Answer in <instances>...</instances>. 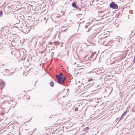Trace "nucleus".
Wrapping results in <instances>:
<instances>
[{"mask_svg":"<svg viewBox=\"0 0 135 135\" xmlns=\"http://www.w3.org/2000/svg\"><path fill=\"white\" fill-rule=\"evenodd\" d=\"M50 85L52 87L54 85V83L53 81H51L50 83Z\"/></svg>","mask_w":135,"mask_h":135,"instance_id":"nucleus-5","label":"nucleus"},{"mask_svg":"<svg viewBox=\"0 0 135 135\" xmlns=\"http://www.w3.org/2000/svg\"><path fill=\"white\" fill-rule=\"evenodd\" d=\"M110 7L113 9H116L118 8V6L117 5L115 4L114 2H112L110 4Z\"/></svg>","mask_w":135,"mask_h":135,"instance_id":"nucleus-2","label":"nucleus"},{"mask_svg":"<svg viewBox=\"0 0 135 135\" xmlns=\"http://www.w3.org/2000/svg\"><path fill=\"white\" fill-rule=\"evenodd\" d=\"M108 36V34H107V35H106V36Z\"/></svg>","mask_w":135,"mask_h":135,"instance_id":"nucleus-11","label":"nucleus"},{"mask_svg":"<svg viewBox=\"0 0 135 135\" xmlns=\"http://www.w3.org/2000/svg\"><path fill=\"white\" fill-rule=\"evenodd\" d=\"M62 75V73H60V75H56V78L57 79L58 82L59 84H61V83H64V81L66 79L65 76Z\"/></svg>","mask_w":135,"mask_h":135,"instance_id":"nucleus-1","label":"nucleus"},{"mask_svg":"<svg viewBox=\"0 0 135 135\" xmlns=\"http://www.w3.org/2000/svg\"><path fill=\"white\" fill-rule=\"evenodd\" d=\"M93 80V79H90L89 80H88V81H91L92 80Z\"/></svg>","mask_w":135,"mask_h":135,"instance_id":"nucleus-10","label":"nucleus"},{"mask_svg":"<svg viewBox=\"0 0 135 135\" xmlns=\"http://www.w3.org/2000/svg\"><path fill=\"white\" fill-rule=\"evenodd\" d=\"M113 41H111L108 42L107 43V44H105V42H104L103 43V45L105 46H108L109 47H110L112 46V44L113 42Z\"/></svg>","mask_w":135,"mask_h":135,"instance_id":"nucleus-3","label":"nucleus"},{"mask_svg":"<svg viewBox=\"0 0 135 135\" xmlns=\"http://www.w3.org/2000/svg\"><path fill=\"white\" fill-rule=\"evenodd\" d=\"M133 61V63L135 62V56H134V60Z\"/></svg>","mask_w":135,"mask_h":135,"instance_id":"nucleus-8","label":"nucleus"},{"mask_svg":"<svg viewBox=\"0 0 135 135\" xmlns=\"http://www.w3.org/2000/svg\"><path fill=\"white\" fill-rule=\"evenodd\" d=\"M72 5L73 7L75 8H78V6L76 5V4H75V2L73 3L72 4Z\"/></svg>","mask_w":135,"mask_h":135,"instance_id":"nucleus-4","label":"nucleus"},{"mask_svg":"<svg viewBox=\"0 0 135 135\" xmlns=\"http://www.w3.org/2000/svg\"><path fill=\"white\" fill-rule=\"evenodd\" d=\"M127 112V111H126L121 116V117L120 118V119H121L123 117V116H124L125 114H126Z\"/></svg>","mask_w":135,"mask_h":135,"instance_id":"nucleus-6","label":"nucleus"},{"mask_svg":"<svg viewBox=\"0 0 135 135\" xmlns=\"http://www.w3.org/2000/svg\"><path fill=\"white\" fill-rule=\"evenodd\" d=\"M116 39H118L117 40H118L119 42L120 41V38L118 37V38H116Z\"/></svg>","mask_w":135,"mask_h":135,"instance_id":"nucleus-7","label":"nucleus"},{"mask_svg":"<svg viewBox=\"0 0 135 135\" xmlns=\"http://www.w3.org/2000/svg\"><path fill=\"white\" fill-rule=\"evenodd\" d=\"M2 15V11L0 12V15L1 16Z\"/></svg>","mask_w":135,"mask_h":135,"instance_id":"nucleus-9","label":"nucleus"}]
</instances>
